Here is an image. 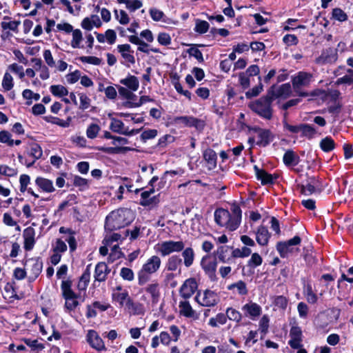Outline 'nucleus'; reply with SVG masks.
I'll use <instances>...</instances> for the list:
<instances>
[{"mask_svg":"<svg viewBox=\"0 0 353 353\" xmlns=\"http://www.w3.org/2000/svg\"><path fill=\"white\" fill-rule=\"evenodd\" d=\"M134 212L128 208H119L112 211L106 216L105 221V230L112 232L120 230L128 225L134 220Z\"/></svg>","mask_w":353,"mask_h":353,"instance_id":"obj_1","label":"nucleus"},{"mask_svg":"<svg viewBox=\"0 0 353 353\" xmlns=\"http://www.w3.org/2000/svg\"><path fill=\"white\" fill-rule=\"evenodd\" d=\"M273 99L267 92L265 95L250 102L248 108L261 118L269 121L273 117Z\"/></svg>","mask_w":353,"mask_h":353,"instance_id":"obj_2","label":"nucleus"},{"mask_svg":"<svg viewBox=\"0 0 353 353\" xmlns=\"http://www.w3.org/2000/svg\"><path fill=\"white\" fill-rule=\"evenodd\" d=\"M312 80V74L305 71H299L295 76L292 77V85L294 92L299 97H306L308 96H319L320 92V90L319 89L314 90L311 92L301 90L303 87H308Z\"/></svg>","mask_w":353,"mask_h":353,"instance_id":"obj_3","label":"nucleus"},{"mask_svg":"<svg viewBox=\"0 0 353 353\" xmlns=\"http://www.w3.org/2000/svg\"><path fill=\"white\" fill-rule=\"evenodd\" d=\"M161 263V259L158 256L154 255L149 258L137 273L138 284L143 285L148 282L151 275L159 269Z\"/></svg>","mask_w":353,"mask_h":353,"instance_id":"obj_4","label":"nucleus"},{"mask_svg":"<svg viewBox=\"0 0 353 353\" xmlns=\"http://www.w3.org/2000/svg\"><path fill=\"white\" fill-rule=\"evenodd\" d=\"M159 178L157 176H154L148 182V185L150 187L148 190H145L141 193V199L139 205L143 207H148L150 209H153L158 207L160 203V194L150 196L156 191L154 183L159 181Z\"/></svg>","mask_w":353,"mask_h":353,"instance_id":"obj_5","label":"nucleus"},{"mask_svg":"<svg viewBox=\"0 0 353 353\" xmlns=\"http://www.w3.org/2000/svg\"><path fill=\"white\" fill-rule=\"evenodd\" d=\"M72 281L70 279L63 280L61 284L62 296L65 300L64 308L69 312L74 310L79 305L77 299L80 295L72 290Z\"/></svg>","mask_w":353,"mask_h":353,"instance_id":"obj_6","label":"nucleus"},{"mask_svg":"<svg viewBox=\"0 0 353 353\" xmlns=\"http://www.w3.org/2000/svg\"><path fill=\"white\" fill-rule=\"evenodd\" d=\"M22 264L27 267V270L30 272L28 276V282L33 283L39 277L43 270V261L40 256H34L26 259L22 261Z\"/></svg>","mask_w":353,"mask_h":353,"instance_id":"obj_7","label":"nucleus"},{"mask_svg":"<svg viewBox=\"0 0 353 353\" xmlns=\"http://www.w3.org/2000/svg\"><path fill=\"white\" fill-rule=\"evenodd\" d=\"M288 113H285L284 117H286ZM283 129L287 130L291 133L297 134L301 132V136L309 139H312L316 134V130L314 126L307 123H300L296 125H292L288 123L285 118L282 121Z\"/></svg>","mask_w":353,"mask_h":353,"instance_id":"obj_8","label":"nucleus"},{"mask_svg":"<svg viewBox=\"0 0 353 353\" xmlns=\"http://www.w3.org/2000/svg\"><path fill=\"white\" fill-rule=\"evenodd\" d=\"M249 132L257 133V141L256 145L259 147L265 148L274 139V134L270 129L262 128L258 125H246Z\"/></svg>","mask_w":353,"mask_h":353,"instance_id":"obj_9","label":"nucleus"},{"mask_svg":"<svg viewBox=\"0 0 353 353\" xmlns=\"http://www.w3.org/2000/svg\"><path fill=\"white\" fill-rule=\"evenodd\" d=\"M297 188L301 194L309 196L315 192L321 193V185L319 177L306 174L305 184H297Z\"/></svg>","mask_w":353,"mask_h":353,"instance_id":"obj_10","label":"nucleus"},{"mask_svg":"<svg viewBox=\"0 0 353 353\" xmlns=\"http://www.w3.org/2000/svg\"><path fill=\"white\" fill-rule=\"evenodd\" d=\"M200 264L205 274L211 281H217L218 278L216 274L217 261L216 257L212 258L210 254H206L201 258Z\"/></svg>","mask_w":353,"mask_h":353,"instance_id":"obj_11","label":"nucleus"},{"mask_svg":"<svg viewBox=\"0 0 353 353\" xmlns=\"http://www.w3.org/2000/svg\"><path fill=\"white\" fill-rule=\"evenodd\" d=\"M301 243V238L299 236L296 235L289 240L278 241L276 245V249L280 256L283 259L288 257L289 252H292V246L299 245Z\"/></svg>","mask_w":353,"mask_h":353,"instance_id":"obj_12","label":"nucleus"},{"mask_svg":"<svg viewBox=\"0 0 353 353\" xmlns=\"http://www.w3.org/2000/svg\"><path fill=\"white\" fill-rule=\"evenodd\" d=\"M267 92L274 101L278 98L285 99L291 95L292 87L290 83H283L279 87H277L276 84H273Z\"/></svg>","mask_w":353,"mask_h":353,"instance_id":"obj_13","label":"nucleus"},{"mask_svg":"<svg viewBox=\"0 0 353 353\" xmlns=\"http://www.w3.org/2000/svg\"><path fill=\"white\" fill-rule=\"evenodd\" d=\"M184 247L185 245L182 241H166L160 244L159 252L162 256H165L174 252H181Z\"/></svg>","mask_w":353,"mask_h":353,"instance_id":"obj_14","label":"nucleus"},{"mask_svg":"<svg viewBox=\"0 0 353 353\" xmlns=\"http://www.w3.org/2000/svg\"><path fill=\"white\" fill-rule=\"evenodd\" d=\"M337 59V49L327 48L322 50L321 55L316 58L315 63L319 65L332 64L335 63Z\"/></svg>","mask_w":353,"mask_h":353,"instance_id":"obj_15","label":"nucleus"},{"mask_svg":"<svg viewBox=\"0 0 353 353\" xmlns=\"http://www.w3.org/2000/svg\"><path fill=\"white\" fill-rule=\"evenodd\" d=\"M198 283L195 278L186 279L179 289V294L184 299H190L197 290Z\"/></svg>","mask_w":353,"mask_h":353,"instance_id":"obj_16","label":"nucleus"},{"mask_svg":"<svg viewBox=\"0 0 353 353\" xmlns=\"http://www.w3.org/2000/svg\"><path fill=\"white\" fill-rule=\"evenodd\" d=\"M290 340L288 345L294 350L302 347L303 332L301 328L297 325L292 326L290 330Z\"/></svg>","mask_w":353,"mask_h":353,"instance_id":"obj_17","label":"nucleus"},{"mask_svg":"<svg viewBox=\"0 0 353 353\" xmlns=\"http://www.w3.org/2000/svg\"><path fill=\"white\" fill-rule=\"evenodd\" d=\"M87 341L92 348L98 351L106 350L103 341L94 330H90L88 331L87 334Z\"/></svg>","mask_w":353,"mask_h":353,"instance_id":"obj_18","label":"nucleus"},{"mask_svg":"<svg viewBox=\"0 0 353 353\" xmlns=\"http://www.w3.org/2000/svg\"><path fill=\"white\" fill-rule=\"evenodd\" d=\"M220 301L219 294L211 290H205L203 292V296L199 305L203 307H214Z\"/></svg>","mask_w":353,"mask_h":353,"instance_id":"obj_19","label":"nucleus"},{"mask_svg":"<svg viewBox=\"0 0 353 353\" xmlns=\"http://www.w3.org/2000/svg\"><path fill=\"white\" fill-rule=\"evenodd\" d=\"M232 246L220 245L214 252V254L217 256L220 262L229 263L232 261Z\"/></svg>","mask_w":353,"mask_h":353,"instance_id":"obj_20","label":"nucleus"},{"mask_svg":"<svg viewBox=\"0 0 353 353\" xmlns=\"http://www.w3.org/2000/svg\"><path fill=\"white\" fill-rule=\"evenodd\" d=\"M26 154L32 157V160L30 162H32V166L35 163V162L41 159L43 155V150L41 145L35 142H32L29 144V147L26 150Z\"/></svg>","mask_w":353,"mask_h":353,"instance_id":"obj_21","label":"nucleus"},{"mask_svg":"<svg viewBox=\"0 0 353 353\" xmlns=\"http://www.w3.org/2000/svg\"><path fill=\"white\" fill-rule=\"evenodd\" d=\"M117 50L121 54V57L128 63L134 64L135 58L133 55L134 51L132 50L130 44H119L117 46Z\"/></svg>","mask_w":353,"mask_h":353,"instance_id":"obj_22","label":"nucleus"},{"mask_svg":"<svg viewBox=\"0 0 353 353\" xmlns=\"http://www.w3.org/2000/svg\"><path fill=\"white\" fill-rule=\"evenodd\" d=\"M59 232L60 234H69V236L65 239V241H67L69 245L70 252H74L77 248V243L75 239V234L77 233L76 231L73 230L72 228L62 226L59 228Z\"/></svg>","mask_w":353,"mask_h":353,"instance_id":"obj_23","label":"nucleus"},{"mask_svg":"<svg viewBox=\"0 0 353 353\" xmlns=\"http://www.w3.org/2000/svg\"><path fill=\"white\" fill-rule=\"evenodd\" d=\"M300 161V157L291 149L287 150L283 154V162L286 167L296 166Z\"/></svg>","mask_w":353,"mask_h":353,"instance_id":"obj_24","label":"nucleus"},{"mask_svg":"<svg viewBox=\"0 0 353 353\" xmlns=\"http://www.w3.org/2000/svg\"><path fill=\"white\" fill-rule=\"evenodd\" d=\"M256 177L261 181L262 185H273L272 174L268 173L265 170L259 168L257 165H254Z\"/></svg>","mask_w":353,"mask_h":353,"instance_id":"obj_25","label":"nucleus"},{"mask_svg":"<svg viewBox=\"0 0 353 353\" xmlns=\"http://www.w3.org/2000/svg\"><path fill=\"white\" fill-rule=\"evenodd\" d=\"M144 291L150 295L152 305H157L159 303L161 292L159 284L157 282L148 285Z\"/></svg>","mask_w":353,"mask_h":353,"instance_id":"obj_26","label":"nucleus"},{"mask_svg":"<svg viewBox=\"0 0 353 353\" xmlns=\"http://www.w3.org/2000/svg\"><path fill=\"white\" fill-rule=\"evenodd\" d=\"M230 212L228 210L217 208L214 211V221L221 226L226 227L228 222L230 221Z\"/></svg>","mask_w":353,"mask_h":353,"instance_id":"obj_27","label":"nucleus"},{"mask_svg":"<svg viewBox=\"0 0 353 353\" xmlns=\"http://www.w3.org/2000/svg\"><path fill=\"white\" fill-rule=\"evenodd\" d=\"M91 264H88L84 270L83 274L79 279L77 289L79 291H85L90 280V268Z\"/></svg>","mask_w":353,"mask_h":353,"instance_id":"obj_28","label":"nucleus"},{"mask_svg":"<svg viewBox=\"0 0 353 353\" xmlns=\"http://www.w3.org/2000/svg\"><path fill=\"white\" fill-rule=\"evenodd\" d=\"M97 150L107 154H119V153H125L130 151H137V149L128 146H121V147H104V146H99L97 147Z\"/></svg>","mask_w":353,"mask_h":353,"instance_id":"obj_29","label":"nucleus"},{"mask_svg":"<svg viewBox=\"0 0 353 353\" xmlns=\"http://www.w3.org/2000/svg\"><path fill=\"white\" fill-rule=\"evenodd\" d=\"M203 157L206 161L210 170L216 168L217 163V155L214 150L208 148L203 152Z\"/></svg>","mask_w":353,"mask_h":353,"instance_id":"obj_30","label":"nucleus"},{"mask_svg":"<svg viewBox=\"0 0 353 353\" xmlns=\"http://www.w3.org/2000/svg\"><path fill=\"white\" fill-rule=\"evenodd\" d=\"M270 234L268 228L264 225H260L256 233V241L262 246L267 245L269 242Z\"/></svg>","mask_w":353,"mask_h":353,"instance_id":"obj_31","label":"nucleus"},{"mask_svg":"<svg viewBox=\"0 0 353 353\" xmlns=\"http://www.w3.org/2000/svg\"><path fill=\"white\" fill-rule=\"evenodd\" d=\"M35 183L43 192L50 193L55 190L52 181L50 179L38 176L35 179Z\"/></svg>","mask_w":353,"mask_h":353,"instance_id":"obj_32","label":"nucleus"},{"mask_svg":"<svg viewBox=\"0 0 353 353\" xmlns=\"http://www.w3.org/2000/svg\"><path fill=\"white\" fill-rule=\"evenodd\" d=\"M242 310L245 311L253 320L260 316L262 312L261 306L256 303H246L243 306Z\"/></svg>","mask_w":353,"mask_h":353,"instance_id":"obj_33","label":"nucleus"},{"mask_svg":"<svg viewBox=\"0 0 353 353\" xmlns=\"http://www.w3.org/2000/svg\"><path fill=\"white\" fill-rule=\"evenodd\" d=\"M119 82L131 91H137L139 87L138 78L131 74H128L126 78L121 79Z\"/></svg>","mask_w":353,"mask_h":353,"instance_id":"obj_34","label":"nucleus"},{"mask_svg":"<svg viewBox=\"0 0 353 353\" xmlns=\"http://www.w3.org/2000/svg\"><path fill=\"white\" fill-rule=\"evenodd\" d=\"M205 126L203 120L194 117L192 116H187L185 121V127L194 128L199 131H202Z\"/></svg>","mask_w":353,"mask_h":353,"instance_id":"obj_35","label":"nucleus"},{"mask_svg":"<svg viewBox=\"0 0 353 353\" xmlns=\"http://www.w3.org/2000/svg\"><path fill=\"white\" fill-rule=\"evenodd\" d=\"M191 48L187 50V53L190 56L194 57L199 63H203L204 59L201 51L198 48H203L205 46L204 44H190Z\"/></svg>","mask_w":353,"mask_h":353,"instance_id":"obj_36","label":"nucleus"},{"mask_svg":"<svg viewBox=\"0 0 353 353\" xmlns=\"http://www.w3.org/2000/svg\"><path fill=\"white\" fill-rule=\"evenodd\" d=\"M251 254V258L247 263V266L250 268L248 274H254L253 270L260 266L263 263V259L259 253L254 252Z\"/></svg>","mask_w":353,"mask_h":353,"instance_id":"obj_37","label":"nucleus"},{"mask_svg":"<svg viewBox=\"0 0 353 353\" xmlns=\"http://www.w3.org/2000/svg\"><path fill=\"white\" fill-rule=\"evenodd\" d=\"M128 299H131L127 290H123L121 292H113L112 294V299L113 301L118 303L120 307L125 306V303Z\"/></svg>","mask_w":353,"mask_h":353,"instance_id":"obj_38","label":"nucleus"},{"mask_svg":"<svg viewBox=\"0 0 353 353\" xmlns=\"http://www.w3.org/2000/svg\"><path fill=\"white\" fill-rule=\"evenodd\" d=\"M182 256L183 258V263L186 268L190 267L194 260L195 254L194 250L190 248H183L182 250Z\"/></svg>","mask_w":353,"mask_h":353,"instance_id":"obj_39","label":"nucleus"},{"mask_svg":"<svg viewBox=\"0 0 353 353\" xmlns=\"http://www.w3.org/2000/svg\"><path fill=\"white\" fill-rule=\"evenodd\" d=\"M179 307L180 314L185 317H194L195 311L192 309L190 303L188 301H180Z\"/></svg>","mask_w":353,"mask_h":353,"instance_id":"obj_40","label":"nucleus"},{"mask_svg":"<svg viewBox=\"0 0 353 353\" xmlns=\"http://www.w3.org/2000/svg\"><path fill=\"white\" fill-rule=\"evenodd\" d=\"M234 288L236 289L237 293L239 295L245 296V295H247L248 293V290L246 283L242 280H239L236 283H233L228 285V287H227V289L228 290H232Z\"/></svg>","mask_w":353,"mask_h":353,"instance_id":"obj_41","label":"nucleus"},{"mask_svg":"<svg viewBox=\"0 0 353 353\" xmlns=\"http://www.w3.org/2000/svg\"><path fill=\"white\" fill-rule=\"evenodd\" d=\"M154 99H152L150 96L143 95L140 97L138 102L134 101H125L123 103V105L128 108H138L141 106L143 104L147 102H154Z\"/></svg>","mask_w":353,"mask_h":353,"instance_id":"obj_42","label":"nucleus"},{"mask_svg":"<svg viewBox=\"0 0 353 353\" xmlns=\"http://www.w3.org/2000/svg\"><path fill=\"white\" fill-rule=\"evenodd\" d=\"M110 130L113 132H116L123 135V132L125 130L124 123L121 120L116 118L111 119V123L110 125Z\"/></svg>","mask_w":353,"mask_h":353,"instance_id":"obj_43","label":"nucleus"},{"mask_svg":"<svg viewBox=\"0 0 353 353\" xmlns=\"http://www.w3.org/2000/svg\"><path fill=\"white\" fill-rule=\"evenodd\" d=\"M228 320V316L226 313H218L215 317H212L210 319L208 324L213 327H218L219 325H224L226 323Z\"/></svg>","mask_w":353,"mask_h":353,"instance_id":"obj_44","label":"nucleus"},{"mask_svg":"<svg viewBox=\"0 0 353 353\" xmlns=\"http://www.w3.org/2000/svg\"><path fill=\"white\" fill-rule=\"evenodd\" d=\"M182 259L178 255H172L167 261L166 268L169 271H175L181 265Z\"/></svg>","mask_w":353,"mask_h":353,"instance_id":"obj_45","label":"nucleus"},{"mask_svg":"<svg viewBox=\"0 0 353 353\" xmlns=\"http://www.w3.org/2000/svg\"><path fill=\"white\" fill-rule=\"evenodd\" d=\"M335 142L331 137H326L320 142L321 149L325 152H330L335 148Z\"/></svg>","mask_w":353,"mask_h":353,"instance_id":"obj_46","label":"nucleus"},{"mask_svg":"<svg viewBox=\"0 0 353 353\" xmlns=\"http://www.w3.org/2000/svg\"><path fill=\"white\" fill-rule=\"evenodd\" d=\"M210 29V24L208 21L200 19H195L194 32L203 34L206 33Z\"/></svg>","mask_w":353,"mask_h":353,"instance_id":"obj_47","label":"nucleus"},{"mask_svg":"<svg viewBox=\"0 0 353 353\" xmlns=\"http://www.w3.org/2000/svg\"><path fill=\"white\" fill-rule=\"evenodd\" d=\"M73 185L78 187L79 191H85L89 188L88 180L79 175H74L73 177Z\"/></svg>","mask_w":353,"mask_h":353,"instance_id":"obj_48","label":"nucleus"},{"mask_svg":"<svg viewBox=\"0 0 353 353\" xmlns=\"http://www.w3.org/2000/svg\"><path fill=\"white\" fill-rule=\"evenodd\" d=\"M258 79V85L245 92V97L247 99H252V97H257L263 90V85L261 83V76H259Z\"/></svg>","mask_w":353,"mask_h":353,"instance_id":"obj_49","label":"nucleus"},{"mask_svg":"<svg viewBox=\"0 0 353 353\" xmlns=\"http://www.w3.org/2000/svg\"><path fill=\"white\" fill-rule=\"evenodd\" d=\"M51 93L58 97H63L68 94V89L62 85H52L50 88Z\"/></svg>","mask_w":353,"mask_h":353,"instance_id":"obj_50","label":"nucleus"},{"mask_svg":"<svg viewBox=\"0 0 353 353\" xmlns=\"http://www.w3.org/2000/svg\"><path fill=\"white\" fill-rule=\"evenodd\" d=\"M24 343L30 347L33 351H41L45 348L43 343H39L38 340H32L31 339L24 338L22 339Z\"/></svg>","mask_w":353,"mask_h":353,"instance_id":"obj_51","label":"nucleus"},{"mask_svg":"<svg viewBox=\"0 0 353 353\" xmlns=\"http://www.w3.org/2000/svg\"><path fill=\"white\" fill-rule=\"evenodd\" d=\"M125 307L128 310H132L134 314H141L143 312V305L140 303L134 302L133 299H128V302L125 303Z\"/></svg>","mask_w":353,"mask_h":353,"instance_id":"obj_52","label":"nucleus"},{"mask_svg":"<svg viewBox=\"0 0 353 353\" xmlns=\"http://www.w3.org/2000/svg\"><path fill=\"white\" fill-rule=\"evenodd\" d=\"M226 314L228 319L230 321H235L236 323H239L242 319L241 313L237 310L230 307L226 309Z\"/></svg>","mask_w":353,"mask_h":353,"instance_id":"obj_53","label":"nucleus"},{"mask_svg":"<svg viewBox=\"0 0 353 353\" xmlns=\"http://www.w3.org/2000/svg\"><path fill=\"white\" fill-rule=\"evenodd\" d=\"M102 265V262H99L95 266L94 272V281L101 283L106 281Z\"/></svg>","mask_w":353,"mask_h":353,"instance_id":"obj_54","label":"nucleus"},{"mask_svg":"<svg viewBox=\"0 0 353 353\" xmlns=\"http://www.w3.org/2000/svg\"><path fill=\"white\" fill-rule=\"evenodd\" d=\"M21 24L20 21H10L9 22L2 21L1 23V26L3 30H10L13 31L15 33L19 32V26Z\"/></svg>","mask_w":353,"mask_h":353,"instance_id":"obj_55","label":"nucleus"},{"mask_svg":"<svg viewBox=\"0 0 353 353\" xmlns=\"http://www.w3.org/2000/svg\"><path fill=\"white\" fill-rule=\"evenodd\" d=\"M332 18L340 22L345 21L348 19L347 14L340 8L332 9Z\"/></svg>","mask_w":353,"mask_h":353,"instance_id":"obj_56","label":"nucleus"},{"mask_svg":"<svg viewBox=\"0 0 353 353\" xmlns=\"http://www.w3.org/2000/svg\"><path fill=\"white\" fill-rule=\"evenodd\" d=\"M83 39L82 32L79 29H75L72 31V40L71 46L73 48H80V43Z\"/></svg>","mask_w":353,"mask_h":353,"instance_id":"obj_57","label":"nucleus"},{"mask_svg":"<svg viewBox=\"0 0 353 353\" xmlns=\"http://www.w3.org/2000/svg\"><path fill=\"white\" fill-rule=\"evenodd\" d=\"M4 290L6 292L11 294L10 298H13L16 300H19L20 299L17 293L15 281H12L11 282H8L4 286Z\"/></svg>","mask_w":353,"mask_h":353,"instance_id":"obj_58","label":"nucleus"},{"mask_svg":"<svg viewBox=\"0 0 353 353\" xmlns=\"http://www.w3.org/2000/svg\"><path fill=\"white\" fill-rule=\"evenodd\" d=\"M101 130L100 126L97 123H91L86 130V136L90 139H94L97 137Z\"/></svg>","mask_w":353,"mask_h":353,"instance_id":"obj_59","label":"nucleus"},{"mask_svg":"<svg viewBox=\"0 0 353 353\" xmlns=\"http://www.w3.org/2000/svg\"><path fill=\"white\" fill-rule=\"evenodd\" d=\"M273 304L276 307L285 310L288 304V299L283 295L276 296L274 299Z\"/></svg>","mask_w":353,"mask_h":353,"instance_id":"obj_60","label":"nucleus"},{"mask_svg":"<svg viewBox=\"0 0 353 353\" xmlns=\"http://www.w3.org/2000/svg\"><path fill=\"white\" fill-rule=\"evenodd\" d=\"M12 134L7 130L0 131V143H6L12 147L14 145V140L12 139Z\"/></svg>","mask_w":353,"mask_h":353,"instance_id":"obj_61","label":"nucleus"},{"mask_svg":"<svg viewBox=\"0 0 353 353\" xmlns=\"http://www.w3.org/2000/svg\"><path fill=\"white\" fill-rule=\"evenodd\" d=\"M14 86L13 83V78L9 72H6L4 74L3 81H2V87L6 91L10 90Z\"/></svg>","mask_w":353,"mask_h":353,"instance_id":"obj_62","label":"nucleus"},{"mask_svg":"<svg viewBox=\"0 0 353 353\" xmlns=\"http://www.w3.org/2000/svg\"><path fill=\"white\" fill-rule=\"evenodd\" d=\"M158 131L156 129H149L144 130L140 135L142 142L145 143L148 140L155 138L157 136Z\"/></svg>","mask_w":353,"mask_h":353,"instance_id":"obj_63","label":"nucleus"},{"mask_svg":"<svg viewBox=\"0 0 353 353\" xmlns=\"http://www.w3.org/2000/svg\"><path fill=\"white\" fill-rule=\"evenodd\" d=\"M67 249L66 243L61 239H57L55 245L52 248V252L61 254L65 252Z\"/></svg>","mask_w":353,"mask_h":353,"instance_id":"obj_64","label":"nucleus"}]
</instances>
